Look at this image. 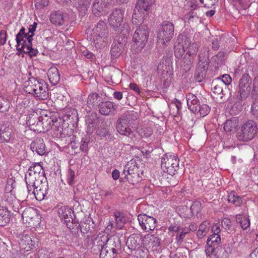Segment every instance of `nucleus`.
Segmentation results:
<instances>
[{
	"instance_id": "f257e3e1",
	"label": "nucleus",
	"mask_w": 258,
	"mask_h": 258,
	"mask_svg": "<svg viewBox=\"0 0 258 258\" xmlns=\"http://www.w3.org/2000/svg\"><path fill=\"white\" fill-rule=\"evenodd\" d=\"M124 11L121 9H115L108 17L109 26L118 34L123 36L129 34L130 26L127 23L123 22Z\"/></svg>"
},
{
	"instance_id": "f03ea898",
	"label": "nucleus",
	"mask_w": 258,
	"mask_h": 258,
	"mask_svg": "<svg viewBox=\"0 0 258 258\" xmlns=\"http://www.w3.org/2000/svg\"><path fill=\"white\" fill-rule=\"evenodd\" d=\"M24 88L26 92L33 95L39 99L45 100L48 98L46 84L42 79L30 78L25 83Z\"/></svg>"
},
{
	"instance_id": "7ed1b4c3",
	"label": "nucleus",
	"mask_w": 258,
	"mask_h": 258,
	"mask_svg": "<svg viewBox=\"0 0 258 258\" xmlns=\"http://www.w3.org/2000/svg\"><path fill=\"white\" fill-rule=\"evenodd\" d=\"M109 30L106 23L100 20L92 30L91 39L97 48L104 47L108 42Z\"/></svg>"
},
{
	"instance_id": "20e7f679",
	"label": "nucleus",
	"mask_w": 258,
	"mask_h": 258,
	"mask_svg": "<svg viewBox=\"0 0 258 258\" xmlns=\"http://www.w3.org/2000/svg\"><path fill=\"white\" fill-rule=\"evenodd\" d=\"M149 36V30L147 26H139L135 31L131 43V49L135 53L142 51L146 45Z\"/></svg>"
},
{
	"instance_id": "39448f33",
	"label": "nucleus",
	"mask_w": 258,
	"mask_h": 258,
	"mask_svg": "<svg viewBox=\"0 0 258 258\" xmlns=\"http://www.w3.org/2000/svg\"><path fill=\"white\" fill-rule=\"evenodd\" d=\"M154 2L155 0H138L134 10L133 23L137 25L142 24Z\"/></svg>"
},
{
	"instance_id": "423d86ee",
	"label": "nucleus",
	"mask_w": 258,
	"mask_h": 258,
	"mask_svg": "<svg viewBox=\"0 0 258 258\" xmlns=\"http://www.w3.org/2000/svg\"><path fill=\"white\" fill-rule=\"evenodd\" d=\"M257 132L256 123L253 120L249 119L241 125L237 133V138L240 141L247 142L252 140Z\"/></svg>"
},
{
	"instance_id": "0eeeda50",
	"label": "nucleus",
	"mask_w": 258,
	"mask_h": 258,
	"mask_svg": "<svg viewBox=\"0 0 258 258\" xmlns=\"http://www.w3.org/2000/svg\"><path fill=\"white\" fill-rule=\"evenodd\" d=\"M251 79L248 73L245 72L240 79L238 83L237 94L236 95V104H241V102L246 99L251 91Z\"/></svg>"
},
{
	"instance_id": "6e6552de",
	"label": "nucleus",
	"mask_w": 258,
	"mask_h": 258,
	"mask_svg": "<svg viewBox=\"0 0 258 258\" xmlns=\"http://www.w3.org/2000/svg\"><path fill=\"white\" fill-rule=\"evenodd\" d=\"M46 180L44 170L39 163L31 165L25 175L27 185H35V182Z\"/></svg>"
},
{
	"instance_id": "1a4fd4ad",
	"label": "nucleus",
	"mask_w": 258,
	"mask_h": 258,
	"mask_svg": "<svg viewBox=\"0 0 258 258\" xmlns=\"http://www.w3.org/2000/svg\"><path fill=\"white\" fill-rule=\"evenodd\" d=\"M161 167L168 174L174 175L179 169V159L175 154H166L161 159Z\"/></svg>"
},
{
	"instance_id": "9d476101",
	"label": "nucleus",
	"mask_w": 258,
	"mask_h": 258,
	"mask_svg": "<svg viewBox=\"0 0 258 258\" xmlns=\"http://www.w3.org/2000/svg\"><path fill=\"white\" fill-rule=\"evenodd\" d=\"M174 25L169 21H164L162 23L158 34L159 39L165 44L169 42L174 36Z\"/></svg>"
},
{
	"instance_id": "9b49d317",
	"label": "nucleus",
	"mask_w": 258,
	"mask_h": 258,
	"mask_svg": "<svg viewBox=\"0 0 258 258\" xmlns=\"http://www.w3.org/2000/svg\"><path fill=\"white\" fill-rule=\"evenodd\" d=\"M138 220L142 229L146 232L153 231L157 226L156 219L152 216H148L146 214H139Z\"/></svg>"
},
{
	"instance_id": "f8f14e48",
	"label": "nucleus",
	"mask_w": 258,
	"mask_h": 258,
	"mask_svg": "<svg viewBox=\"0 0 258 258\" xmlns=\"http://www.w3.org/2000/svg\"><path fill=\"white\" fill-rule=\"evenodd\" d=\"M14 137V134L10 123L7 122L2 124L0 127V143H12Z\"/></svg>"
},
{
	"instance_id": "ddd939ff",
	"label": "nucleus",
	"mask_w": 258,
	"mask_h": 258,
	"mask_svg": "<svg viewBox=\"0 0 258 258\" xmlns=\"http://www.w3.org/2000/svg\"><path fill=\"white\" fill-rule=\"evenodd\" d=\"M37 24L36 22H34L32 25H29L28 28V32H26V29L22 27L19 33L16 35V40L18 41V43L19 45L21 41L23 40L24 37H27V43L28 45H30L31 42L33 40V37L34 35V32L36 30Z\"/></svg>"
},
{
	"instance_id": "4468645a",
	"label": "nucleus",
	"mask_w": 258,
	"mask_h": 258,
	"mask_svg": "<svg viewBox=\"0 0 258 258\" xmlns=\"http://www.w3.org/2000/svg\"><path fill=\"white\" fill-rule=\"evenodd\" d=\"M58 214L60 218L64 221L67 227L71 229L72 224L75 220L73 216H74V211L68 206H61L58 210Z\"/></svg>"
},
{
	"instance_id": "2eb2a0df",
	"label": "nucleus",
	"mask_w": 258,
	"mask_h": 258,
	"mask_svg": "<svg viewBox=\"0 0 258 258\" xmlns=\"http://www.w3.org/2000/svg\"><path fill=\"white\" fill-rule=\"evenodd\" d=\"M110 6V0H95L92 6V12L96 16L106 14Z\"/></svg>"
},
{
	"instance_id": "dca6fc26",
	"label": "nucleus",
	"mask_w": 258,
	"mask_h": 258,
	"mask_svg": "<svg viewBox=\"0 0 258 258\" xmlns=\"http://www.w3.org/2000/svg\"><path fill=\"white\" fill-rule=\"evenodd\" d=\"M116 130L120 135L128 137L134 143L136 140L134 132L132 131L130 125L118 119L116 122Z\"/></svg>"
},
{
	"instance_id": "f3484780",
	"label": "nucleus",
	"mask_w": 258,
	"mask_h": 258,
	"mask_svg": "<svg viewBox=\"0 0 258 258\" xmlns=\"http://www.w3.org/2000/svg\"><path fill=\"white\" fill-rule=\"evenodd\" d=\"M26 38L27 37H24L23 40L21 41L19 45L18 43V41H16L17 50L20 52H23L24 53H28L30 57L36 56L38 53L37 49L32 48V41L31 42L30 45H28Z\"/></svg>"
},
{
	"instance_id": "a211bd4d",
	"label": "nucleus",
	"mask_w": 258,
	"mask_h": 258,
	"mask_svg": "<svg viewBox=\"0 0 258 258\" xmlns=\"http://www.w3.org/2000/svg\"><path fill=\"white\" fill-rule=\"evenodd\" d=\"M142 241L144 244L151 249L152 251L157 250L160 246V239L154 235L148 234L143 238Z\"/></svg>"
},
{
	"instance_id": "6ab92c4d",
	"label": "nucleus",
	"mask_w": 258,
	"mask_h": 258,
	"mask_svg": "<svg viewBox=\"0 0 258 258\" xmlns=\"http://www.w3.org/2000/svg\"><path fill=\"white\" fill-rule=\"evenodd\" d=\"M106 240L105 247L118 254L121 250V241L119 237L116 235L108 237L106 235Z\"/></svg>"
},
{
	"instance_id": "aec40b11",
	"label": "nucleus",
	"mask_w": 258,
	"mask_h": 258,
	"mask_svg": "<svg viewBox=\"0 0 258 258\" xmlns=\"http://www.w3.org/2000/svg\"><path fill=\"white\" fill-rule=\"evenodd\" d=\"M98 108L100 113L104 115H109L116 110L117 106L112 102L106 101L100 102Z\"/></svg>"
},
{
	"instance_id": "412c9836",
	"label": "nucleus",
	"mask_w": 258,
	"mask_h": 258,
	"mask_svg": "<svg viewBox=\"0 0 258 258\" xmlns=\"http://www.w3.org/2000/svg\"><path fill=\"white\" fill-rule=\"evenodd\" d=\"M30 149L33 152H36L39 155H43L46 153V148L43 139L36 138L31 144Z\"/></svg>"
},
{
	"instance_id": "4be33fe9",
	"label": "nucleus",
	"mask_w": 258,
	"mask_h": 258,
	"mask_svg": "<svg viewBox=\"0 0 258 258\" xmlns=\"http://www.w3.org/2000/svg\"><path fill=\"white\" fill-rule=\"evenodd\" d=\"M187 105L188 109L193 113H196L198 107L201 105L198 97L192 93H188L186 95Z\"/></svg>"
},
{
	"instance_id": "5701e85b",
	"label": "nucleus",
	"mask_w": 258,
	"mask_h": 258,
	"mask_svg": "<svg viewBox=\"0 0 258 258\" xmlns=\"http://www.w3.org/2000/svg\"><path fill=\"white\" fill-rule=\"evenodd\" d=\"M142 238V236L140 234H133L128 237L126 245L131 250H136V249L140 247V244Z\"/></svg>"
},
{
	"instance_id": "b1692460",
	"label": "nucleus",
	"mask_w": 258,
	"mask_h": 258,
	"mask_svg": "<svg viewBox=\"0 0 258 258\" xmlns=\"http://www.w3.org/2000/svg\"><path fill=\"white\" fill-rule=\"evenodd\" d=\"M213 92L215 95L219 96L221 99H222L225 95L223 89L226 88V85L221 81L220 78L213 81L212 82Z\"/></svg>"
},
{
	"instance_id": "393cba45",
	"label": "nucleus",
	"mask_w": 258,
	"mask_h": 258,
	"mask_svg": "<svg viewBox=\"0 0 258 258\" xmlns=\"http://www.w3.org/2000/svg\"><path fill=\"white\" fill-rule=\"evenodd\" d=\"M209 50L208 47H203L198 55V64L209 66Z\"/></svg>"
},
{
	"instance_id": "a878e982",
	"label": "nucleus",
	"mask_w": 258,
	"mask_h": 258,
	"mask_svg": "<svg viewBox=\"0 0 258 258\" xmlns=\"http://www.w3.org/2000/svg\"><path fill=\"white\" fill-rule=\"evenodd\" d=\"M138 118V114L136 112L127 110L118 119L131 125Z\"/></svg>"
},
{
	"instance_id": "bb28decb",
	"label": "nucleus",
	"mask_w": 258,
	"mask_h": 258,
	"mask_svg": "<svg viewBox=\"0 0 258 258\" xmlns=\"http://www.w3.org/2000/svg\"><path fill=\"white\" fill-rule=\"evenodd\" d=\"M208 67L209 66L198 64L194 75L196 81L202 82L205 79Z\"/></svg>"
},
{
	"instance_id": "cd10ccee",
	"label": "nucleus",
	"mask_w": 258,
	"mask_h": 258,
	"mask_svg": "<svg viewBox=\"0 0 258 258\" xmlns=\"http://www.w3.org/2000/svg\"><path fill=\"white\" fill-rule=\"evenodd\" d=\"M52 123H54L53 120L50 117L45 116L44 117L40 116V122L38 124L41 131L39 133L45 132L49 130L52 127ZM56 123V120L54 121Z\"/></svg>"
},
{
	"instance_id": "c85d7f7f",
	"label": "nucleus",
	"mask_w": 258,
	"mask_h": 258,
	"mask_svg": "<svg viewBox=\"0 0 258 258\" xmlns=\"http://www.w3.org/2000/svg\"><path fill=\"white\" fill-rule=\"evenodd\" d=\"M47 75L49 82L52 85H55L59 82L60 74L56 67H51L48 70Z\"/></svg>"
},
{
	"instance_id": "c756f323",
	"label": "nucleus",
	"mask_w": 258,
	"mask_h": 258,
	"mask_svg": "<svg viewBox=\"0 0 258 258\" xmlns=\"http://www.w3.org/2000/svg\"><path fill=\"white\" fill-rule=\"evenodd\" d=\"M139 167L136 161L135 160H131L124 166L123 170L121 175L122 176H123L124 178H125L127 177L126 175H128L131 173L137 171Z\"/></svg>"
},
{
	"instance_id": "7c9ffc66",
	"label": "nucleus",
	"mask_w": 258,
	"mask_h": 258,
	"mask_svg": "<svg viewBox=\"0 0 258 258\" xmlns=\"http://www.w3.org/2000/svg\"><path fill=\"white\" fill-rule=\"evenodd\" d=\"M40 122V116L38 117L37 115H33L29 117L27 121V124L29 126L30 130L34 132H39L41 131L40 126L38 124Z\"/></svg>"
},
{
	"instance_id": "2f4dec72",
	"label": "nucleus",
	"mask_w": 258,
	"mask_h": 258,
	"mask_svg": "<svg viewBox=\"0 0 258 258\" xmlns=\"http://www.w3.org/2000/svg\"><path fill=\"white\" fill-rule=\"evenodd\" d=\"M50 21L53 24L60 26L64 24V18L61 12L55 11L50 14Z\"/></svg>"
},
{
	"instance_id": "473e14b6",
	"label": "nucleus",
	"mask_w": 258,
	"mask_h": 258,
	"mask_svg": "<svg viewBox=\"0 0 258 258\" xmlns=\"http://www.w3.org/2000/svg\"><path fill=\"white\" fill-rule=\"evenodd\" d=\"M97 121V117L96 113H91L86 118V124L88 126V132L91 133L95 127Z\"/></svg>"
},
{
	"instance_id": "72a5a7b5",
	"label": "nucleus",
	"mask_w": 258,
	"mask_h": 258,
	"mask_svg": "<svg viewBox=\"0 0 258 258\" xmlns=\"http://www.w3.org/2000/svg\"><path fill=\"white\" fill-rule=\"evenodd\" d=\"M15 179L13 177H9L5 188V194L4 198L9 197L14 195L13 189L16 187Z\"/></svg>"
},
{
	"instance_id": "f704fd0d",
	"label": "nucleus",
	"mask_w": 258,
	"mask_h": 258,
	"mask_svg": "<svg viewBox=\"0 0 258 258\" xmlns=\"http://www.w3.org/2000/svg\"><path fill=\"white\" fill-rule=\"evenodd\" d=\"M10 220V211L5 207L0 209V226H4L9 223Z\"/></svg>"
},
{
	"instance_id": "c9c22d12",
	"label": "nucleus",
	"mask_w": 258,
	"mask_h": 258,
	"mask_svg": "<svg viewBox=\"0 0 258 258\" xmlns=\"http://www.w3.org/2000/svg\"><path fill=\"white\" fill-rule=\"evenodd\" d=\"M238 126V119L236 117H232L227 120L224 123V129L227 133H231L235 131Z\"/></svg>"
},
{
	"instance_id": "e433bc0d",
	"label": "nucleus",
	"mask_w": 258,
	"mask_h": 258,
	"mask_svg": "<svg viewBox=\"0 0 258 258\" xmlns=\"http://www.w3.org/2000/svg\"><path fill=\"white\" fill-rule=\"evenodd\" d=\"M100 100V97L96 93H93L88 96L87 99V106L89 108H92L98 106V103Z\"/></svg>"
},
{
	"instance_id": "4c0bfd02",
	"label": "nucleus",
	"mask_w": 258,
	"mask_h": 258,
	"mask_svg": "<svg viewBox=\"0 0 258 258\" xmlns=\"http://www.w3.org/2000/svg\"><path fill=\"white\" fill-rule=\"evenodd\" d=\"M4 199L9 203L10 208H12L14 211L18 213L20 212V208H22V207L20 206L19 201L14 196L10 197H6V198Z\"/></svg>"
},
{
	"instance_id": "58836bf2",
	"label": "nucleus",
	"mask_w": 258,
	"mask_h": 258,
	"mask_svg": "<svg viewBox=\"0 0 258 258\" xmlns=\"http://www.w3.org/2000/svg\"><path fill=\"white\" fill-rule=\"evenodd\" d=\"M235 219L243 229H246L250 226V220L246 215L237 214Z\"/></svg>"
},
{
	"instance_id": "ea45409f",
	"label": "nucleus",
	"mask_w": 258,
	"mask_h": 258,
	"mask_svg": "<svg viewBox=\"0 0 258 258\" xmlns=\"http://www.w3.org/2000/svg\"><path fill=\"white\" fill-rule=\"evenodd\" d=\"M194 57L186 55V54L183 57L181 62V67L185 71L187 72L189 71L192 67Z\"/></svg>"
},
{
	"instance_id": "a19ab883",
	"label": "nucleus",
	"mask_w": 258,
	"mask_h": 258,
	"mask_svg": "<svg viewBox=\"0 0 258 258\" xmlns=\"http://www.w3.org/2000/svg\"><path fill=\"white\" fill-rule=\"evenodd\" d=\"M186 39L188 43V45L186 47V49L185 50V51L186 50L185 54L195 58L198 50V44L195 42L191 43L189 42L190 40L187 38H186Z\"/></svg>"
},
{
	"instance_id": "79ce46f5",
	"label": "nucleus",
	"mask_w": 258,
	"mask_h": 258,
	"mask_svg": "<svg viewBox=\"0 0 258 258\" xmlns=\"http://www.w3.org/2000/svg\"><path fill=\"white\" fill-rule=\"evenodd\" d=\"M80 11H85L92 0H70Z\"/></svg>"
},
{
	"instance_id": "37998d69",
	"label": "nucleus",
	"mask_w": 258,
	"mask_h": 258,
	"mask_svg": "<svg viewBox=\"0 0 258 258\" xmlns=\"http://www.w3.org/2000/svg\"><path fill=\"white\" fill-rule=\"evenodd\" d=\"M32 190H28V193L30 196H34L35 199L38 201H42L44 199L45 196L47 194V190H41L40 189L31 188Z\"/></svg>"
},
{
	"instance_id": "c03bdc74",
	"label": "nucleus",
	"mask_w": 258,
	"mask_h": 258,
	"mask_svg": "<svg viewBox=\"0 0 258 258\" xmlns=\"http://www.w3.org/2000/svg\"><path fill=\"white\" fill-rule=\"evenodd\" d=\"M225 59V53L223 51H219L216 55H214L212 58V61L215 65V68H218L219 66L224 64Z\"/></svg>"
},
{
	"instance_id": "a18cd8bd",
	"label": "nucleus",
	"mask_w": 258,
	"mask_h": 258,
	"mask_svg": "<svg viewBox=\"0 0 258 258\" xmlns=\"http://www.w3.org/2000/svg\"><path fill=\"white\" fill-rule=\"evenodd\" d=\"M27 189L28 190H32L31 188L34 189L35 188V190L36 189H40L42 190H48V185L47 179L46 180L40 181L39 182H36L35 183V185L33 184L32 185H27Z\"/></svg>"
},
{
	"instance_id": "49530a36",
	"label": "nucleus",
	"mask_w": 258,
	"mask_h": 258,
	"mask_svg": "<svg viewBox=\"0 0 258 258\" xmlns=\"http://www.w3.org/2000/svg\"><path fill=\"white\" fill-rule=\"evenodd\" d=\"M123 50V44L121 43H113L110 50L111 56L114 58L119 56Z\"/></svg>"
},
{
	"instance_id": "de8ad7c7",
	"label": "nucleus",
	"mask_w": 258,
	"mask_h": 258,
	"mask_svg": "<svg viewBox=\"0 0 258 258\" xmlns=\"http://www.w3.org/2000/svg\"><path fill=\"white\" fill-rule=\"evenodd\" d=\"M228 201L229 202L234 204L236 206H239L242 202V198L234 191H232L229 194Z\"/></svg>"
},
{
	"instance_id": "09e8293b",
	"label": "nucleus",
	"mask_w": 258,
	"mask_h": 258,
	"mask_svg": "<svg viewBox=\"0 0 258 258\" xmlns=\"http://www.w3.org/2000/svg\"><path fill=\"white\" fill-rule=\"evenodd\" d=\"M126 176L127 177L125 178V179H126L129 183L132 184L138 183L142 179L141 176L140 175V170L139 169L137 171L131 173V174H128V175Z\"/></svg>"
},
{
	"instance_id": "8fccbe9b",
	"label": "nucleus",
	"mask_w": 258,
	"mask_h": 258,
	"mask_svg": "<svg viewBox=\"0 0 258 258\" xmlns=\"http://www.w3.org/2000/svg\"><path fill=\"white\" fill-rule=\"evenodd\" d=\"M186 46L181 44L180 42H178L176 43L174 46V55L176 58L180 59L185 51V48Z\"/></svg>"
},
{
	"instance_id": "3c124183",
	"label": "nucleus",
	"mask_w": 258,
	"mask_h": 258,
	"mask_svg": "<svg viewBox=\"0 0 258 258\" xmlns=\"http://www.w3.org/2000/svg\"><path fill=\"white\" fill-rule=\"evenodd\" d=\"M117 255V253L105 246L101 251L100 258H116Z\"/></svg>"
},
{
	"instance_id": "603ef678",
	"label": "nucleus",
	"mask_w": 258,
	"mask_h": 258,
	"mask_svg": "<svg viewBox=\"0 0 258 258\" xmlns=\"http://www.w3.org/2000/svg\"><path fill=\"white\" fill-rule=\"evenodd\" d=\"M221 242V237L219 234H213L207 239L208 246H216Z\"/></svg>"
},
{
	"instance_id": "864d4df0",
	"label": "nucleus",
	"mask_w": 258,
	"mask_h": 258,
	"mask_svg": "<svg viewBox=\"0 0 258 258\" xmlns=\"http://www.w3.org/2000/svg\"><path fill=\"white\" fill-rule=\"evenodd\" d=\"M191 8H194V10L190 11L185 15V19L188 21L189 23L194 22L197 21L199 20V17L197 15V13L195 12V10L197 9V6L195 7L194 6H191Z\"/></svg>"
},
{
	"instance_id": "5fc2aeb1",
	"label": "nucleus",
	"mask_w": 258,
	"mask_h": 258,
	"mask_svg": "<svg viewBox=\"0 0 258 258\" xmlns=\"http://www.w3.org/2000/svg\"><path fill=\"white\" fill-rule=\"evenodd\" d=\"M114 216L115 219V222L117 228L120 229L123 226L125 219L123 215L118 211L114 213Z\"/></svg>"
},
{
	"instance_id": "6e6d98bb",
	"label": "nucleus",
	"mask_w": 258,
	"mask_h": 258,
	"mask_svg": "<svg viewBox=\"0 0 258 258\" xmlns=\"http://www.w3.org/2000/svg\"><path fill=\"white\" fill-rule=\"evenodd\" d=\"M189 233V230L187 227H183L180 233H178L176 236V240L177 245H180L183 242L185 235Z\"/></svg>"
},
{
	"instance_id": "4d7b16f0",
	"label": "nucleus",
	"mask_w": 258,
	"mask_h": 258,
	"mask_svg": "<svg viewBox=\"0 0 258 258\" xmlns=\"http://www.w3.org/2000/svg\"><path fill=\"white\" fill-rule=\"evenodd\" d=\"M20 244L21 245V246H29V248H31V246L33 245L32 241L30 237L27 234H23L20 237Z\"/></svg>"
},
{
	"instance_id": "13d9d810",
	"label": "nucleus",
	"mask_w": 258,
	"mask_h": 258,
	"mask_svg": "<svg viewBox=\"0 0 258 258\" xmlns=\"http://www.w3.org/2000/svg\"><path fill=\"white\" fill-rule=\"evenodd\" d=\"M92 229V228H91L90 225L85 223L81 226L80 230L82 233V235L84 236V237H85L86 235H87V236L89 237L91 235H93Z\"/></svg>"
},
{
	"instance_id": "bf43d9fd",
	"label": "nucleus",
	"mask_w": 258,
	"mask_h": 258,
	"mask_svg": "<svg viewBox=\"0 0 258 258\" xmlns=\"http://www.w3.org/2000/svg\"><path fill=\"white\" fill-rule=\"evenodd\" d=\"M135 256L136 258H147L148 257V249L143 247H139L134 250Z\"/></svg>"
},
{
	"instance_id": "052dcab7",
	"label": "nucleus",
	"mask_w": 258,
	"mask_h": 258,
	"mask_svg": "<svg viewBox=\"0 0 258 258\" xmlns=\"http://www.w3.org/2000/svg\"><path fill=\"white\" fill-rule=\"evenodd\" d=\"M210 110L211 108L208 105L203 104L198 107L196 113H199L201 116L204 117L209 113Z\"/></svg>"
},
{
	"instance_id": "680f3d73",
	"label": "nucleus",
	"mask_w": 258,
	"mask_h": 258,
	"mask_svg": "<svg viewBox=\"0 0 258 258\" xmlns=\"http://www.w3.org/2000/svg\"><path fill=\"white\" fill-rule=\"evenodd\" d=\"M106 235H98L93 239L92 243L98 245V246L101 247H104L106 240Z\"/></svg>"
},
{
	"instance_id": "e2e57ef3",
	"label": "nucleus",
	"mask_w": 258,
	"mask_h": 258,
	"mask_svg": "<svg viewBox=\"0 0 258 258\" xmlns=\"http://www.w3.org/2000/svg\"><path fill=\"white\" fill-rule=\"evenodd\" d=\"M138 133L142 138H147L152 134V131L149 127H141L138 129Z\"/></svg>"
},
{
	"instance_id": "0e129e2a",
	"label": "nucleus",
	"mask_w": 258,
	"mask_h": 258,
	"mask_svg": "<svg viewBox=\"0 0 258 258\" xmlns=\"http://www.w3.org/2000/svg\"><path fill=\"white\" fill-rule=\"evenodd\" d=\"M90 142V138L88 135H85L82 138L81 140V144L80 145V150L84 152H86L88 150V144Z\"/></svg>"
},
{
	"instance_id": "69168bd1",
	"label": "nucleus",
	"mask_w": 258,
	"mask_h": 258,
	"mask_svg": "<svg viewBox=\"0 0 258 258\" xmlns=\"http://www.w3.org/2000/svg\"><path fill=\"white\" fill-rule=\"evenodd\" d=\"M250 112L254 117L258 118V99L252 102Z\"/></svg>"
},
{
	"instance_id": "338daca9",
	"label": "nucleus",
	"mask_w": 258,
	"mask_h": 258,
	"mask_svg": "<svg viewBox=\"0 0 258 258\" xmlns=\"http://www.w3.org/2000/svg\"><path fill=\"white\" fill-rule=\"evenodd\" d=\"M251 96L255 99L258 98V76L255 77L253 80Z\"/></svg>"
},
{
	"instance_id": "774afa93",
	"label": "nucleus",
	"mask_w": 258,
	"mask_h": 258,
	"mask_svg": "<svg viewBox=\"0 0 258 258\" xmlns=\"http://www.w3.org/2000/svg\"><path fill=\"white\" fill-rule=\"evenodd\" d=\"M9 108V102L4 98H0V112H6Z\"/></svg>"
}]
</instances>
